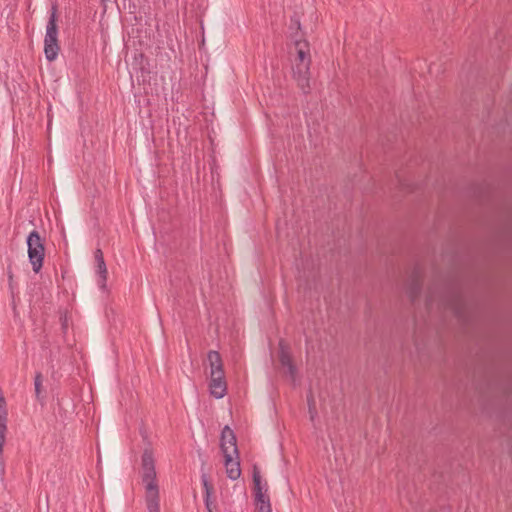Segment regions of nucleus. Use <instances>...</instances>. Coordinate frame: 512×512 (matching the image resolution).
Returning a JSON list of instances; mask_svg holds the SVG:
<instances>
[{"label": "nucleus", "instance_id": "f257e3e1", "mask_svg": "<svg viewBox=\"0 0 512 512\" xmlns=\"http://www.w3.org/2000/svg\"><path fill=\"white\" fill-rule=\"evenodd\" d=\"M142 482L145 486V501L148 512H160L159 487L156 482V471L153 453L145 450L142 455Z\"/></svg>", "mask_w": 512, "mask_h": 512}, {"label": "nucleus", "instance_id": "6e6552de", "mask_svg": "<svg viewBox=\"0 0 512 512\" xmlns=\"http://www.w3.org/2000/svg\"><path fill=\"white\" fill-rule=\"evenodd\" d=\"M423 272L419 266H415L409 277L407 284V295L411 302L414 303L420 296L422 290Z\"/></svg>", "mask_w": 512, "mask_h": 512}, {"label": "nucleus", "instance_id": "1a4fd4ad", "mask_svg": "<svg viewBox=\"0 0 512 512\" xmlns=\"http://www.w3.org/2000/svg\"><path fill=\"white\" fill-rule=\"evenodd\" d=\"M201 482L205 491L204 503L208 512H213L216 509V498L214 495V486L209 481L206 473L201 475Z\"/></svg>", "mask_w": 512, "mask_h": 512}, {"label": "nucleus", "instance_id": "20e7f679", "mask_svg": "<svg viewBox=\"0 0 512 512\" xmlns=\"http://www.w3.org/2000/svg\"><path fill=\"white\" fill-rule=\"evenodd\" d=\"M60 50L58 44V27H57V6L53 5L51 14L46 26V35L44 38V53L48 61L56 59Z\"/></svg>", "mask_w": 512, "mask_h": 512}, {"label": "nucleus", "instance_id": "f03ea898", "mask_svg": "<svg viewBox=\"0 0 512 512\" xmlns=\"http://www.w3.org/2000/svg\"><path fill=\"white\" fill-rule=\"evenodd\" d=\"M293 38L295 39L294 44L297 53L294 61L293 77L303 93L307 94L310 90L309 78L311 65L309 42L305 39H298L297 33Z\"/></svg>", "mask_w": 512, "mask_h": 512}, {"label": "nucleus", "instance_id": "a211bd4d", "mask_svg": "<svg viewBox=\"0 0 512 512\" xmlns=\"http://www.w3.org/2000/svg\"><path fill=\"white\" fill-rule=\"evenodd\" d=\"M431 301H432V300H431V298H430V297H427V300H426V305H427V306H430V304H431Z\"/></svg>", "mask_w": 512, "mask_h": 512}, {"label": "nucleus", "instance_id": "dca6fc26", "mask_svg": "<svg viewBox=\"0 0 512 512\" xmlns=\"http://www.w3.org/2000/svg\"><path fill=\"white\" fill-rule=\"evenodd\" d=\"M43 376L40 372H37L34 378L35 393L38 399L41 398V387H42Z\"/></svg>", "mask_w": 512, "mask_h": 512}, {"label": "nucleus", "instance_id": "f3484780", "mask_svg": "<svg viewBox=\"0 0 512 512\" xmlns=\"http://www.w3.org/2000/svg\"><path fill=\"white\" fill-rule=\"evenodd\" d=\"M291 25H295L298 30L301 29L300 20L297 16L291 17Z\"/></svg>", "mask_w": 512, "mask_h": 512}, {"label": "nucleus", "instance_id": "423d86ee", "mask_svg": "<svg viewBox=\"0 0 512 512\" xmlns=\"http://www.w3.org/2000/svg\"><path fill=\"white\" fill-rule=\"evenodd\" d=\"M267 484H262V478L260 475L259 468L254 465L253 466V491H254V501H255V511L256 512H271V504L269 500V496L266 494Z\"/></svg>", "mask_w": 512, "mask_h": 512}, {"label": "nucleus", "instance_id": "39448f33", "mask_svg": "<svg viewBox=\"0 0 512 512\" xmlns=\"http://www.w3.org/2000/svg\"><path fill=\"white\" fill-rule=\"evenodd\" d=\"M28 257L35 273H39L44 261V241L38 231L33 230L27 237Z\"/></svg>", "mask_w": 512, "mask_h": 512}, {"label": "nucleus", "instance_id": "6ab92c4d", "mask_svg": "<svg viewBox=\"0 0 512 512\" xmlns=\"http://www.w3.org/2000/svg\"><path fill=\"white\" fill-rule=\"evenodd\" d=\"M8 276H9V280L11 281L13 279V274L10 270L8 271Z\"/></svg>", "mask_w": 512, "mask_h": 512}, {"label": "nucleus", "instance_id": "4468645a", "mask_svg": "<svg viewBox=\"0 0 512 512\" xmlns=\"http://www.w3.org/2000/svg\"><path fill=\"white\" fill-rule=\"evenodd\" d=\"M279 346H280L279 361L283 367L287 368L288 374L291 376L292 379H294L295 375H296V367L293 364L291 355L285 349V347L283 345V341H280Z\"/></svg>", "mask_w": 512, "mask_h": 512}, {"label": "nucleus", "instance_id": "2eb2a0df", "mask_svg": "<svg viewBox=\"0 0 512 512\" xmlns=\"http://www.w3.org/2000/svg\"><path fill=\"white\" fill-rule=\"evenodd\" d=\"M307 403H308L310 419H311V421H314L315 417L317 416V410H316V403H315L312 393L307 395Z\"/></svg>", "mask_w": 512, "mask_h": 512}, {"label": "nucleus", "instance_id": "0eeeda50", "mask_svg": "<svg viewBox=\"0 0 512 512\" xmlns=\"http://www.w3.org/2000/svg\"><path fill=\"white\" fill-rule=\"evenodd\" d=\"M220 447L223 456L226 454H234L238 457L239 451L237 447L236 435L228 425H226L221 431Z\"/></svg>", "mask_w": 512, "mask_h": 512}, {"label": "nucleus", "instance_id": "9d476101", "mask_svg": "<svg viewBox=\"0 0 512 512\" xmlns=\"http://www.w3.org/2000/svg\"><path fill=\"white\" fill-rule=\"evenodd\" d=\"M210 393L217 399L223 398L227 392L225 374L210 376Z\"/></svg>", "mask_w": 512, "mask_h": 512}, {"label": "nucleus", "instance_id": "ddd939ff", "mask_svg": "<svg viewBox=\"0 0 512 512\" xmlns=\"http://www.w3.org/2000/svg\"><path fill=\"white\" fill-rule=\"evenodd\" d=\"M94 258H95L96 268H97L96 272L101 279V287L104 288L106 286L108 271H107L106 263L104 260L103 252L100 248H97L95 250Z\"/></svg>", "mask_w": 512, "mask_h": 512}, {"label": "nucleus", "instance_id": "7ed1b4c3", "mask_svg": "<svg viewBox=\"0 0 512 512\" xmlns=\"http://www.w3.org/2000/svg\"><path fill=\"white\" fill-rule=\"evenodd\" d=\"M60 50L58 44V27H57V6L53 5L51 14L46 26V35L44 38V53L48 61L56 59Z\"/></svg>", "mask_w": 512, "mask_h": 512}, {"label": "nucleus", "instance_id": "9b49d317", "mask_svg": "<svg viewBox=\"0 0 512 512\" xmlns=\"http://www.w3.org/2000/svg\"><path fill=\"white\" fill-rule=\"evenodd\" d=\"M233 455L234 454L224 455V464L226 467L227 477L231 480H237L241 476L240 461L239 456H235L236 458L233 459Z\"/></svg>", "mask_w": 512, "mask_h": 512}, {"label": "nucleus", "instance_id": "f8f14e48", "mask_svg": "<svg viewBox=\"0 0 512 512\" xmlns=\"http://www.w3.org/2000/svg\"><path fill=\"white\" fill-rule=\"evenodd\" d=\"M207 360L210 366V376H215L217 374H225L223 361L218 351H209L207 355Z\"/></svg>", "mask_w": 512, "mask_h": 512}]
</instances>
